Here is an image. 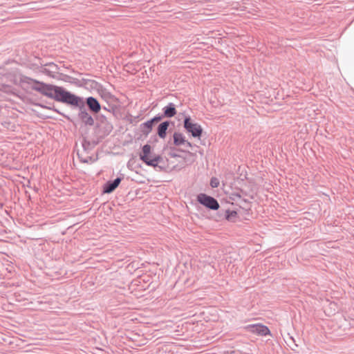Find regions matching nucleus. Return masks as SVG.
I'll return each instance as SVG.
<instances>
[{"instance_id":"19","label":"nucleus","mask_w":354,"mask_h":354,"mask_svg":"<svg viewBox=\"0 0 354 354\" xmlns=\"http://www.w3.org/2000/svg\"><path fill=\"white\" fill-rule=\"evenodd\" d=\"M97 159V158H93L91 156H87L84 159H81V162L84 163L94 162Z\"/></svg>"},{"instance_id":"2","label":"nucleus","mask_w":354,"mask_h":354,"mask_svg":"<svg viewBox=\"0 0 354 354\" xmlns=\"http://www.w3.org/2000/svg\"><path fill=\"white\" fill-rule=\"evenodd\" d=\"M139 158L147 166L155 169L158 168L159 171L164 169V167L160 165V163L163 162L162 157L156 154L149 144L142 146L141 152L139 153Z\"/></svg>"},{"instance_id":"9","label":"nucleus","mask_w":354,"mask_h":354,"mask_svg":"<svg viewBox=\"0 0 354 354\" xmlns=\"http://www.w3.org/2000/svg\"><path fill=\"white\" fill-rule=\"evenodd\" d=\"M162 116L164 118H172L176 114V106L174 103L170 102L162 108Z\"/></svg>"},{"instance_id":"14","label":"nucleus","mask_w":354,"mask_h":354,"mask_svg":"<svg viewBox=\"0 0 354 354\" xmlns=\"http://www.w3.org/2000/svg\"><path fill=\"white\" fill-rule=\"evenodd\" d=\"M237 216V212L236 211L226 210L225 212V218L227 221H232Z\"/></svg>"},{"instance_id":"18","label":"nucleus","mask_w":354,"mask_h":354,"mask_svg":"<svg viewBox=\"0 0 354 354\" xmlns=\"http://www.w3.org/2000/svg\"><path fill=\"white\" fill-rule=\"evenodd\" d=\"M163 118H164V116H162V115L158 114L156 116H154L153 118L149 120V121L151 122L152 125H153V124L157 123V122H160V120H162V119Z\"/></svg>"},{"instance_id":"1","label":"nucleus","mask_w":354,"mask_h":354,"mask_svg":"<svg viewBox=\"0 0 354 354\" xmlns=\"http://www.w3.org/2000/svg\"><path fill=\"white\" fill-rule=\"evenodd\" d=\"M24 82L29 84L32 90L57 102L70 105H78L80 100V97L65 90L62 86L46 84L27 77H24Z\"/></svg>"},{"instance_id":"5","label":"nucleus","mask_w":354,"mask_h":354,"mask_svg":"<svg viewBox=\"0 0 354 354\" xmlns=\"http://www.w3.org/2000/svg\"><path fill=\"white\" fill-rule=\"evenodd\" d=\"M183 127L185 130L194 138H200L203 133L201 126L197 123H193L190 117H185L183 121Z\"/></svg>"},{"instance_id":"27","label":"nucleus","mask_w":354,"mask_h":354,"mask_svg":"<svg viewBox=\"0 0 354 354\" xmlns=\"http://www.w3.org/2000/svg\"><path fill=\"white\" fill-rule=\"evenodd\" d=\"M243 201L245 202V203L248 202V201L246 199H243Z\"/></svg>"},{"instance_id":"17","label":"nucleus","mask_w":354,"mask_h":354,"mask_svg":"<svg viewBox=\"0 0 354 354\" xmlns=\"http://www.w3.org/2000/svg\"><path fill=\"white\" fill-rule=\"evenodd\" d=\"M209 184H210V186L212 188H216L219 185V180L217 178H216V177H212L210 179V183Z\"/></svg>"},{"instance_id":"12","label":"nucleus","mask_w":354,"mask_h":354,"mask_svg":"<svg viewBox=\"0 0 354 354\" xmlns=\"http://www.w3.org/2000/svg\"><path fill=\"white\" fill-rule=\"evenodd\" d=\"M174 144L176 146H180L183 144H185L186 140L183 133L179 132H174L173 135Z\"/></svg>"},{"instance_id":"13","label":"nucleus","mask_w":354,"mask_h":354,"mask_svg":"<svg viewBox=\"0 0 354 354\" xmlns=\"http://www.w3.org/2000/svg\"><path fill=\"white\" fill-rule=\"evenodd\" d=\"M153 125L149 120L140 124V129L143 135L148 136L151 131Z\"/></svg>"},{"instance_id":"25","label":"nucleus","mask_w":354,"mask_h":354,"mask_svg":"<svg viewBox=\"0 0 354 354\" xmlns=\"http://www.w3.org/2000/svg\"><path fill=\"white\" fill-rule=\"evenodd\" d=\"M82 81H83L85 84H86L88 82H90L91 80H86V79H82Z\"/></svg>"},{"instance_id":"4","label":"nucleus","mask_w":354,"mask_h":354,"mask_svg":"<svg viewBox=\"0 0 354 354\" xmlns=\"http://www.w3.org/2000/svg\"><path fill=\"white\" fill-rule=\"evenodd\" d=\"M197 201L200 204L209 209L217 210L220 207L216 198L205 194H199L197 196Z\"/></svg>"},{"instance_id":"22","label":"nucleus","mask_w":354,"mask_h":354,"mask_svg":"<svg viewBox=\"0 0 354 354\" xmlns=\"http://www.w3.org/2000/svg\"><path fill=\"white\" fill-rule=\"evenodd\" d=\"M169 156L171 157V158H178V157H180V156L176 153H174V152H170L169 153Z\"/></svg>"},{"instance_id":"26","label":"nucleus","mask_w":354,"mask_h":354,"mask_svg":"<svg viewBox=\"0 0 354 354\" xmlns=\"http://www.w3.org/2000/svg\"><path fill=\"white\" fill-rule=\"evenodd\" d=\"M103 109L109 111V110L107 109V107H103Z\"/></svg>"},{"instance_id":"6","label":"nucleus","mask_w":354,"mask_h":354,"mask_svg":"<svg viewBox=\"0 0 354 354\" xmlns=\"http://www.w3.org/2000/svg\"><path fill=\"white\" fill-rule=\"evenodd\" d=\"M248 331L261 336H266L270 333V329L261 324H249L245 326Z\"/></svg>"},{"instance_id":"7","label":"nucleus","mask_w":354,"mask_h":354,"mask_svg":"<svg viewBox=\"0 0 354 354\" xmlns=\"http://www.w3.org/2000/svg\"><path fill=\"white\" fill-rule=\"evenodd\" d=\"M122 178L120 177H117L113 180L107 181L103 186V193H112L118 187L122 181Z\"/></svg>"},{"instance_id":"20","label":"nucleus","mask_w":354,"mask_h":354,"mask_svg":"<svg viewBox=\"0 0 354 354\" xmlns=\"http://www.w3.org/2000/svg\"><path fill=\"white\" fill-rule=\"evenodd\" d=\"M99 120L102 124L107 122V118L104 115H99Z\"/></svg>"},{"instance_id":"11","label":"nucleus","mask_w":354,"mask_h":354,"mask_svg":"<svg viewBox=\"0 0 354 354\" xmlns=\"http://www.w3.org/2000/svg\"><path fill=\"white\" fill-rule=\"evenodd\" d=\"M170 124L169 120L161 122L157 128V134L160 138H165L167 136V131Z\"/></svg>"},{"instance_id":"21","label":"nucleus","mask_w":354,"mask_h":354,"mask_svg":"<svg viewBox=\"0 0 354 354\" xmlns=\"http://www.w3.org/2000/svg\"><path fill=\"white\" fill-rule=\"evenodd\" d=\"M49 109H52V110H53L54 111H55V112L58 113L59 114H60V115H63L64 118H66V119H68V120H69V119H70L68 116H67V115H64V113H61L60 111H58L57 109H55V107H53V108H49Z\"/></svg>"},{"instance_id":"15","label":"nucleus","mask_w":354,"mask_h":354,"mask_svg":"<svg viewBox=\"0 0 354 354\" xmlns=\"http://www.w3.org/2000/svg\"><path fill=\"white\" fill-rule=\"evenodd\" d=\"M241 194L246 195L245 192L241 189L240 192H234L231 193L230 198L232 201H236V199L241 198Z\"/></svg>"},{"instance_id":"3","label":"nucleus","mask_w":354,"mask_h":354,"mask_svg":"<svg viewBox=\"0 0 354 354\" xmlns=\"http://www.w3.org/2000/svg\"><path fill=\"white\" fill-rule=\"evenodd\" d=\"M73 106L79 108L77 118L84 125L89 127H92L94 125V119L86 109L84 103L83 102L82 97H80V100L78 102V105Z\"/></svg>"},{"instance_id":"24","label":"nucleus","mask_w":354,"mask_h":354,"mask_svg":"<svg viewBox=\"0 0 354 354\" xmlns=\"http://www.w3.org/2000/svg\"><path fill=\"white\" fill-rule=\"evenodd\" d=\"M109 98L111 101H114L115 100V97L113 95H111V94L109 95Z\"/></svg>"},{"instance_id":"28","label":"nucleus","mask_w":354,"mask_h":354,"mask_svg":"<svg viewBox=\"0 0 354 354\" xmlns=\"http://www.w3.org/2000/svg\"><path fill=\"white\" fill-rule=\"evenodd\" d=\"M243 354H250V353H243Z\"/></svg>"},{"instance_id":"10","label":"nucleus","mask_w":354,"mask_h":354,"mask_svg":"<svg viewBox=\"0 0 354 354\" xmlns=\"http://www.w3.org/2000/svg\"><path fill=\"white\" fill-rule=\"evenodd\" d=\"M58 66L53 62H49L44 64L42 72L50 76H54V74L58 73Z\"/></svg>"},{"instance_id":"8","label":"nucleus","mask_w":354,"mask_h":354,"mask_svg":"<svg viewBox=\"0 0 354 354\" xmlns=\"http://www.w3.org/2000/svg\"><path fill=\"white\" fill-rule=\"evenodd\" d=\"M86 103L88 109L94 113H97L101 109V105L98 100L94 97H88L86 99Z\"/></svg>"},{"instance_id":"23","label":"nucleus","mask_w":354,"mask_h":354,"mask_svg":"<svg viewBox=\"0 0 354 354\" xmlns=\"http://www.w3.org/2000/svg\"><path fill=\"white\" fill-rule=\"evenodd\" d=\"M184 145L188 147H190V148L192 147V144L187 140H186L185 144H184Z\"/></svg>"},{"instance_id":"16","label":"nucleus","mask_w":354,"mask_h":354,"mask_svg":"<svg viewBox=\"0 0 354 354\" xmlns=\"http://www.w3.org/2000/svg\"><path fill=\"white\" fill-rule=\"evenodd\" d=\"M0 91L5 93H11L12 87L5 84H0Z\"/></svg>"}]
</instances>
